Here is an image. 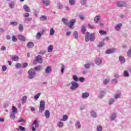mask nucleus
Listing matches in <instances>:
<instances>
[{
    "label": "nucleus",
    "mask_w": 131,
    "mask_h": 131,
    "mask_svg": "<svg viewBox=\"0 0 131 131\" xmlns=\"http://www.w3.org/2000/svg\"><path fill=\"white\" fill-rule=\"evenodd\" d=\"M102 63V59H97L96 63L97 65H100Z\"/></svg>",
    "instance_id": "nucleus-34"
},
{
    "label": "nucleus",
    "mask_w": 131,
    "mask_h": 131,
    "mask_svg": "<svg viewBox=\"0 0 131 131\" xmlns=\"http://www.w3.org/2000/svg\"><path fill=\"white\" fill-rule=\"evenodd\" d=\"M73 79H74V80H75V81H78V78L77 77V76H76V75H74L73 76Z\"/></svg>",
    "instance_id": "nucleus-44"
},
{
    "label": "nucleus",
    "mask_w": 131,
    "mask_h": 131,
    "mask_svg": "<svg viewBox=\"0 0 131 131\" xmlns=\"http://www.w3.org/2000/svg\"><path fill=\"white\" fill-rule=\"evenodd\" d=\"M51 71H52V68H51L50 66L47 67L45 70L46 73H47V74H49V73H50Z\"/></svg>",
    "instance_id": "nucleus-15"
},
{
    "label": "nucleus",
    "mask_w": 131,
    "mask_h": 131,
    "mask_svg": "<svg viewBox=\"0 0 131 131\" xmlns=\"http://www.w3.org/2000/svg\"><path fill=\"white\" fill-rule=\"evenodd\" d=\"M12 41H17L18 39H17V38L15 36H13L12 38Z\"/></svg>",
    "instance_id": "nucleus-50"
},
{
    "label": "nucleus",
    "mask_w": 131,
    "mask_h": 131,
    "mask_svg": "<svg viewBox=\"0 0 131 131\" xmlns=\"http://www.w3.org/2000/svg\"><path fill=\"white\" fill-rule=\"evenodd\" d=\"M40 37H41V34H40V33L38 32L36 35V39H40Z\"/></svg>",
    "instance_id": "nucleus-37"
},
{
    "label": "nucleus",
    "mask_w": 131,
    "mask_h": 131,
    "mask_svg": "<svg viewBox=\"0 0 131 131\" xmlns=\"http://www.w3.org/2000/svg\"><path fill=\"white\" fill-rule=\"evenodd\" d=\"M75 126L77 127V128H80L81 127V125H80V122L79 121H77Z\"/></svg>",
    "instance_id": "nucleus-27"
},
{
    "label": "nucleus",
    "mask_w": 131,
    "mask_h": 131,
    "mask_svg": "<svg viewBox=\"0 0 131 131\" xmlns=\"http://www.w3.org/2000/svg\"><path fill=\"white\" fill-rule=\"evenodd\" d=\"M41 68H42V65L38 66L37 67H35L34 68V70H36V71H39L41 70Z\"/></svg>",
    "instance_id": "nucleus-19"
},
{
    "label": "nucleus",
    "mask_w": 131,
    "mask_h": 131,
    "mask_svg": "<svg viewBox=\"0 0 131 131\" xmlns=\"http://www.w3.org/2000/svg\"><path fill=\"white\" fill-rule=\"evenodd\" d=\"M46 105V102L45 101H40V107L39 108V112L41 113L43 111H45V106Z\"/></svg>",
    "instance_id": "nucleus-4"
},
{
    "label": "nucleus",
    "mask_w": 131,
    "mask_h": 131,
    "mask_svg": "<svg viewBox=\"0 0 131 131\" xmlns=\"http://www.w3.org/2000/svg\"><path fill=\"white\" fill-rule=\"evenodd\" d=\"M11 59L13 61H18L19 60V57L17 56V55H14L12 56Z\"/></svg>",
    "instance_id": "nucleus-21"
},
{
    "label": "nucleus",
    "mask_w": 131,
    "mask_h": 131,
    "mask_svg": "<svg viewBox=\"0 0 131 131\" xmlns=\"http://www.w3.org/2000/svg\"><path fill=\"white\" fill-rule=\"evenodd\" d=\"M45 117L46 118H50L51 115L50 114V111L49 110H46L45 112Z\"/></svg>",
    "instance_id": "nucleus-14"
},
{
    "label": "nucleus",
    "mask_w": 131,
    "mask_h": 131,
    "mask_svg": "<svg viewBox=\"0 0 131 131\" xmlns=\"http://www.w3.org/2000/svg\"><path fill=\"white\" fill-rule=\"evenodd\" d=\"M115 48L108 49L105 51V54H113V53H115Z\"/></svg>",
    "instance_id": "nucleus-9"
},
{
    "label": "nucleus",
    "mask_w": 131,
    "mask_h": 131,
    "mask_svg": "<svg viewBox=\"0 0 131 131\" xmlns=\"http://www.w3.org/2000/svg\"><path fill=\"white\" fill-rule=\"evenodd\" d=\"M62 23L65 24V25H67V26L69 25V23H68V19L63 18L62 19Z\"/></svg>",
    "instance_id": "nucleus-20"
},
{
    "label": "nucleus",
    "mask_w": 131,
    "mask_h": 131,
    "mask_svg": "<svg viewBox=\"0 0 131 131\" xmlns=\"http://www.w3.org/2000/svg\"><path fill=\"white\" fill-rule=\"evenodd\" d=\"M12 113L16 114L17 113V108L15 106H12Z\"/></svg>",
    "instance_id": "nucleus-31"
},
{
    "label": "nucleus",
    "mask_w": 131,
    "mask_h": 131,
    "mask_svg": "<svg viewBox=\"0 0 131 131\" xmlns=\"http://www.w3.org/2000/svg\"><path fill=\"white\" fill-rule=\"evenodd\" d=\"M29 16H30V14L28 13H25L24 15V17H25V18H27L29 17Z\"/></svg>",
    "instance_id": "nucleus-53"
},
{
    "label": "nucleus",
    "mask_w": 131,
    "mask_h": 131,
    "mask_svg": "<svg viewBox=\"0 0 131 131\" xmlns=\"http://www.w3.org/2000/svg\"><path fill=\"white\" fill-rule=\"evenodd\" d=\"M18 30H19V31H20V32H22L23 30H24V28L23 27V25H22L21 24H19L18 26Z\"/></svg>",
    "instance_id": "nucleus-22"
},
{
    "label": "nucleus",
    "mask_w": 131,
    "mask_h": 131,
    "mask_svg": "<svg viewBox=\"0 0 131 131\" xmlns=\"http://www.w3.org/2000/svg\"><path fill=\"white\" fill-rule=\"evenodd\" d=\"M89 27L93 29L95 28V26H94V25L89 24Z\"/></svg>",
    "instance_id": "nucleus-58"
},
{
    "label": "nucleus",
    "mask_w": 131,
    "mask_h": 131,
    "mask_svg": "<svg viewBox=\"0 0 131 131\" xmlns=\"http://www.w3.org/2000/svg\"><path fill=\"white\" fill-rule=\"evenodd\" d=\"M40 20L41 21H46V20H47V16L45 15H42L40 18Z\"/></svg>",
    "instance_id": "nucleus-30"
},
{
    "label": "nucleus",
    "mask_w": 131,
    "mask_h": 131,
    "mask_svg": "<svg viewBox=\"0 0 131 131\" xmlns=\"http://www.w3.org/2000/svg\"><path fill=\"white\" fill-rule=\"evenodd\" d=\"M69 3L70 5H71L72 6H73L75 5V0H69Z\"/></svg>",
    "instance_id": "nucleus-35"
},
{
    "label": "nucleus",
    "mask_w": 131,
    "mask_h": 131,
    "mask_svg": "<svg viewBox=\"0 0 131 131\" xmlns=\"http://www.w3.org/2000/svg\"><path fill=\"white\" fill-rule=\"evenodd\" d=\"M79 17L80 18V19H81V20H84V17H83V16L81 15H79Z\"/></svg>",
    "instance_id": "nucleus-63"
},
{
    "label": "nucleus",
    "mask_w": 131,
    "mask_h": 131,
    "mask_svg": "<svg viewBox=\"0 0 131 131\" xmlns=\"http://www.w3.org/2000/svg\"><path fill=\"white\" fill-rule=\"evenodd\" d=\"M85 31H86V28H85V27H83L81 29V32L82 33H85Z\"/></svg>",
    "instance_id": "nucleus-45"
},
{
    "label": "nucleus",
    "mask_w": 131,
    "mask_h": 131,
    "mask_svg": "<svg viewBox=\"0 0 131 131\" xmlns=\"http://www.w3.org/2000/svg\"><path fill=\"white\" fill-rule=\"evenodd\" d=\"M57 126L59 127H63V126H64V123L62 122H58L57 123Z\"/></svg>",
    "instance_id": "nucleus-26"
},
{
    "label": "nucleus",
    "mask_w": 131,
    "mask_h": 131,
    "mask_svg": "<svg viewBox=\"0 0 131 131\" xmlns=\"http://www.w3.org/2000/svg\"><path fill=\"white\" fill-rule=\"evenodd\" d=\"M26 101H27V97L24 96L23 98L21 99V101L23 104H24V103L26 102Z\"/></svg>",
    "instance_id": "nucleus-28"
},
{
    "label": "nucleus",
    "mask_w": 131,
    "mask_h": 131,
    "mask_svg": "<svg viewBox=\"0 0 131 131\" xmlns=\"http://www.w3.org/2000/svg\"><path fill=\"white\" fill-rule=\"evenodd\" d=\"M23 9L26 12H31L30 8H29V7H28L27 5H24Z\"/></svg>",
    "instance_id": "nucleus-11"
},
{
    "label": "nucleus",
    "mask_w": 131,
    "mask_h": 131,
    "mask_svg": "<svg viewBox=\"0 0 131 131\" xmlns=\"http://www.w3.org/2000/svg\"><path fill=\"white\" fill-rule=\"evenodd\" d=\"M27 66H28V64L27 63L25 62V63H24L23 64V68H26V67H27Z\"/></svg>",
    "instance_id": "nucleus-60"
},
{
    "label": "nucleus",
    "mask_w": 131,
    "mask_h": 131,
    "mask_svg": "<svg viewBox=\"0 0 131 131\" xmlns=\"http://www.w3.org/2000/svg\"><path fill=\"white\" fill-rule=\"evenodd\" d=\"M40 95H41L40 93H38L37 94L35 95V96H34L35 100H37L38 99V98H39V97L40 96Z\"/></svg>",
    "instance_id": "nucleus-36"
},
{
    "label": "nucleus",
    "mask_w": 131,
    "mask_h": 131,
    "mask_svg": "<svg viewBox=\"0 0 131 131\" xmlns=\"http://www.w3.org/2000/svg\"><path fill=\"white\" fill-rule=\"evenodd\" d=\"M119 60H120L121 64H123V63H125V58H124V57H123V56H120L119 57Z\"/></svg>",
    "instance_id": "nucleus-16"
},
{
    "label": "nucleus",
    "mask_w": 131,
    "mask_h": 131,
    "mask_svg": "<svg viewBox=\"0 0 131 131\" xmlns=\"http://www.w3.org/2000/svg\"><path fill=\"white\" fill-rule=\"evenodd\" d=\"M6 47L3 46L1 47V51H6Z\"/></svg>",
    "instance_id": "nucleus-64"
},
{
    "label": "nucleus",
    "mask_w": 131,
    "mask_h": 131,
    "mask_svg": "<svg viewBox=\"0 0 131 131\" xmlns=\"http://www.w3.org/2000/svg\"><path fill=\"white\" fill-rule=\"evenodd\" d=\"M102 128L101 125H99L97 127V131H102Z\"/></svg>",
    "instance_id": "nucleus-48"
},
{
    "label": "nucleus",
    "mask_w": 131,
    "mask_h": 131,
    "mask_svg": "<svg viewBox=\"0 0 131 131\" xmlns=\"http://www.w3.org/2000/svg\"><path fill=\"white\" fill-rule=\"evenodd\" d=\"M80 4L82 5H85L86 3V0H80Z\"/></svg>",
    "instance_id": "nucleus-49"
},
{
    "label": "nucleus",
    "mask_w": 131,
    "mask_h": 131,
    "mask_svg": "<svg viewBox=\"0 0 131 131\" xmlns=\"http://www.w3.org/2000/svg\"><path fill=\"white\" fill-rule=\"evenodd\" d=\"M68 119V116L67 115H63L62 119H61V121H66Z\"/></svg>",
    "instance_id": "nucleus-25"
},
{
    "label": "nucleus",
    "mask_w": 131,
    "mask_h": 131,
    "mask_svg": "<svg viewBox=\"0 0 131 131\" xmlns=\"http://www.w3.org/2000/svg\"><path fill=\"white\" fill-rule=\"evenodd\" d=\"M38 127V122L36 120H35L32 124V130L35 131L36 129Z\"/></svg>",
    "instance_id": "nucleus-3"
},
{
    "label": "nucleus",
    "mask_w": 131,
    "mask_h": 131,
    "mask_svg": "<svg viewBox=\"0 0 131 131\" xmlns=\"http://www.w3.org/2000/svg\"><path fill=\"white\" fill-rule=\"evenodd\" d=\"M42 3L46 7H49V6H50V4H51L50 0H42Z\"/></svg>",
    "instance_id": "nucleus-8"
},
{
    "label": "nucleus",
    "mask_w": 131,
    "mask_h": 131,
    "mask_svg": "<svg viewBox=\"0 0 131 131\" xmlns=\"http://www.w3.org/2000/svg\"><path fill=\"white\" fill-rule=\"evenodd\" d=\"M15 67L16 68H17V69H20V68L22 67V64L20 63H16Z\"/></svg>",
    "instance_id": "nucleus-32"
},
{
    "label": "nucleus",
    "mask_w": 131,
    "mask_h": 131,
    "mask_svg": "<svg viewBox=\"0 0 131 131\" xmlns=\"http://www.w3.org/2000/svg\"><path fill=\"white\" fill-rule=\"evenodd\" d=\"M114 103V100L111 99L110 100V105H112Z\"/></svg>",
    "instance_id": "nucleus-61"
},
{
    "label": "nucleus",
    "mask_w": 131,
    "mask_h": 131,
    "mask_svg": "<svg viewBox=\"0 0 131 131\" xmlns=\"http://www.w3.org/2000/svg\"><path fill=\"white\" fill-rule=\"evenodd\" d=\"M37 62L39 63V64H42V58H41V56L40 55H38L36 59L34 60L33 64L34 65H36L37 64Z\"/></svg>",
    "instance_id": "nucleus-2"
},
{
    "label": "nucleus",
    "mask_w": 131,
    "mask_h": 131,
    "mask_svg": "<svg viewBox=\"0 0 131 131\" xmlns=\"http://www.w3.org/2000/svg\"><path fill=\"white\" fill-rule=\"evenodd\" d=\"M126 4L123 1H119L117 3V6L119 7H125Z\"/></svg>",
    "instance_id": "nucleus-7"
},
{
    "label": "nucleus",
    "mask_w": 131,
    "mask_h": 131,
    "mask_svg": "<svg viewBox=\"0 0 131 131\" xmlns=\"http://www.w3.org/2000/svg\"><path fill=\"white\" fill-rule=\"evenodd\" d=\"M121 27H122V25L121 24H118L115 27V29L117 30V31H119L120 29H121Z\"/></svg>",
    "instance_id": "nucleus-10"
},
{
    "label": "nucleus",
    "mask_w": 131,
    "mask_h": 131,
    "mask_svg": "<svg viewBox=\"0 0 131 131\" xmlns=\"http://www.w3.org/2000/svg\"><path fill=\"white\" fill-rule=\"evenodd\" d=\"M18 127L21 130H25V128L22 126H19Z\"/></svg>",
    "instance_id": "nucleus-59"
},
{
    "label": "nucleus",
    "mask_w": 131,
    "mask_h": 131,
    "mask_svg": "<svg viewBox=\"0 0 131 131\" xmlns=\"http://www.w3.org/2000/svg\"><path fill=\"white\" fill-rule=\"evenodd\" d=\"M116 118V114H113L112 116L111 117V119L112 120H114Z\"/></svg>",
    "instance_id": "nucleus-39"
},
{
    "label": "nucleus",
    "mask_w": 131,
    "mask_h": 131,
    "mask_svg": "<svg viewBox=\"0 0 131 131\" xmlns=\"http://www.w3.org/2000/svg\"><path fill=\"white\" fill-rule=\"evenodd\" d=\"M89 96H90V94L88 92L82 93V97L83 98V99H86V98H88Z\"/></svg>",
    "instance_id": "nucleus-13"
},
{
    "label": "nucleus",
    "mask_w": 131,
    "mask_h": 131,
    "mask_svg": "<svg viewBox=\"0 0 131 131\" xmlns=\"http://www.w3.org/2000/svg\"><path fill=\"white\" fill-rule=\"evenodd\" d=\"M74 36L75 38H78V33H77V32L75 31L74 33Z\"/></svg>",
    "instance_id": "nucleus-46"
},
{
    "label": "nucleus",
    "mask_w": 131,
    "mask_h": 131,
    "mask_svg": "<svg viewBox=\"0 0 131 131\" xmlns=\"http://www.w3.org/2000/svg\"><path fill=\"white\" fill-rule=\"evenodd\" d=\"M2 70H3V71H6V70H7V66H3L2 67Z\"/></svg>",
    "instance_id": "nucleus-57"
},
{
    "label": "nucleus",
    "mask_w": 131,
    "mask_h": 131,
    "mask_svg": "<svg viewBox=\"0 0 131 131\" xmlns=\"http://www.w3.org/2000/svg\"><path fill=\"white\" fill-rule=\"evenodd\" d=\"M100 34H101V35H106L107 34V33L106 31H104L103 30H100L99 31Z\"/></svg>",
    "instance_id": "nucleus-33"
},
{
    "label": "nucleus",
    "mask_w": 131,
    "mask_h": 131,
    "mask_svg": "<svg viewBox=\"0 0 131 131\" xmlns=\"http://www.w3.org/2000/svg\"><path fill=\"white\" fill-rule=\"evenodd\" d=\"M100 18H101V16H96L94 18V21L95 22V23H98L99 22V20H100Z\"/></svg>",
    "instance_id": "nucleus-23"
},
{
    "label": "nucleus",
    "mask_w": 131,
    "mask_h": 131,
    "mask_svg": "<svg viewBox=\"0 0 131 131\" xmlns=\"http://www.w3.org/2000/svg\"><path fill=\"white\" fill-rule=\"evenodd\" d=\"M127 55L128 58L131 57V50H129L127 52Z\"/></svg>",
    "instance_id": "nucleus-47"
},
{
    "label": "nucleus",
    "mask_w": 131,
    "mask_h": 131,
    "mask_svg": "<svg viewBox=\"0 0 131 131\" xmlns=\"http://www.w3.org/2000/svg\"><path fill=\"white\" fill-rule=\"evenodd\" d=\"M54 33H55V30L53 28H52L50 30V35H54Z\"/></svg>",
    "instance_id": "nucleus-40"
},
{
    "label": "nucleus",
    "mask_w": 131,
    "mask_h": 131,
    "mask_svg": "<svg viewBox=\"0 0 131 131\" xmlns=\"http://www.w3.org/2000/svg\"><path fill=\"white\" fill-rule=\"evenodd\" d=\"M18 39L21 41H25L26 40V38L23 35H18Z\"/></svg>",
    "instance_id": "nucleus-12"
},
{
    "label": "nucleus",
    "mask_w": 131,
    "mask_h": 131,
    "mask_svg": "<svg viewBox=\"0 0 131 131\" xmlns=\"http://www.w3.org/2000/svg\"><path fill=\"white\" fill-rule=\"evenodd\" d=\"M64 65H62L61 69V73L62 74L64 73Z\"/></svg>",
    "instance_id": "nucleus-54"
},
{
    "label": "nucleus",
    "mask_w": 131,
    "mask_h": 131,
    "mask_svg": "<svg viewBox=\"0 0 131 131\" xmlns=\"http://www.w3.org/2000/svg\"><path fill=\"white\" fill-rule=\"evenodd\" d=\"M84 66L85 68H86V69H90V68H91V64H90V63H86L84 64Z\"/></svg>",
    "instance_id": "nucleus-38"
},
{
    "label": "nucleus",
    "mask_w": 131,
    "mask_h": 131,
    "mask_svg": "<svg viewBox=\"0 0 131 131\" xmlns=\"http://www.w3.org/2000/svg\"><path fill=\"white\" fill-rule=\"evenodd\" d=\"M118 81L117 80V79H114L112 80V83H117V82H118Z\"/></svg>",
    "instance_id": "nucleus-55"
},
{
    "label": "nucleus",
    "mask_w": 131,
    "mask_h": 131,
    "mask_svg": "<svg viewBox=\"0 0 131 131\" xmlns=\"http://www.w3.org/2000/svg\"><path fill=\"white\" fill-rule=\"evenodd\" d=\"M28 78L30 79H32V78H34L35 77V75H36V73H35V70L34 69H31L28 71Z\"/></svg>",
    "instance_id": "nucleus-1"
},
{
    "label": "nucleus",
    "mask_w": 131,
    "mask_h": 131,
    "mask_svg": "<svg viewBox=\"0 0 131 131\" xmlns=\"http://www.w3.org/2000/svg\"><path fill=\"white\" fill-rule=\"evenodd\" d=\"M90 40H91V41L95 40V33H92L90 35Z\"/></svg>",
    "instance_id": "nucleus-24"
},
{
    "label": "nucleus",
    "mask_w": 131,
    "mask_h": 131,
    "mask_svg": "<svg viewBox=\"0 0 131 131\" xmlns=\"http://www.w3.org/2000/svg\"><path fill=\"white\" fill-rule=\"evenodd\" d=\"M91 115L93 117H94V118L97 117V114L94 111L91 112Z\"/></svg>",
    "instance_id": "nucleus-43"
},
{
    "label": "nucleus",
    "mask_w": 131,
    "mask_h": 131,
    "mask_svg": "<svg viewBox=\"0 0 131 131\" xmlns=\"http://www.w3.org/2000/svg\"><path fill=\"white\" fill-rule=\"evenodd\" d=\"M53 49H54V47L52 45L49 46L48 48V53H52V52H53Z\"/></svg>",
    "instance_id": "nucleus-17"
},
{
    "label": "nucleus",
    "mask_w": 131,
    "mask_h": 131,
    "mask_svg": "<svg viewBox=\"0 0 131 131\" xmlns=\"http://www.w3.org/2000/svg\"><path fill=\"white\" fill-rule=\"evenodd\" d=\"M11 118H12V119H15L16 116H15V114L13 113L10 115Z\"/></svg>",
    "instance_id": "nucleus-51"
},
{
    "label": "nucleus",
    "mask_w": 131,
    "mask_h": 131,
    "mask_svg": "<svg viewBox=\"0 0 131 131\" xmlns=\"http://www.w3.org/2000/svg\"><path fill=\"white\" fill-rule=\"evenodd\" d=\"M110 80L108 79H105L104 81H103L104 84H108L109 83Z\"/></svg>",
    "instance_id": "nucleus-41"
},
{
    "label": "nucleus",
    "mask_w": 131,
    "mask_h": 131,
    "mask_svg": "<svg viewBox=\"0 0 131 131\" xmlns=\"http://www.w3.org/2000/svg\"><path fill=\"white\" fill-rule=\"evenodd\" d=\"M79 81H81V82H83L84 81V78L83 77H80L79 79Z\"/></svg>",
    "instance_id": "nucleus-56"
},
{
    "label": "nucleus",
    "mask_w": 131,
    "mask_h": 131,
    "mask_svg": "<svg viewBox=\"0 0 131 131\" xmlns=\"http://www.w3.org/2000/svg\"><path fill=\"white\" fill-rule=\"evenodd\" d=\"M123 74L125 77H128V76H129V74L128 73V72H127V71H124Z\"/></svg>",
    "instance_id": "nucleus-29"
},
{
    "label": "nucleus",
    "mask_w": 131,
    "mask_h": 131,
    "mask_svg": "<svg viewBox=\"0 0 131 131\" xmlns=\"http://www.w3.org/2000/svg\"><path fill=\"white\" fill-rule=\"evenodd\" d=\"M10 24L11 25H13V26H17V25H18V23L16 21H11Z\"/></svg>",
    "instance_id": "nucleus-42"
},
{
    "label": "nucleus",
    "mask_w": 131,
    "mask_h": 131,
    "mask_svg": "<svg viewBox=\"0 0 131 131\" xmlns=\"http://www.w3.org/2000/svg\"><path fill=\"white\" fill-rule=\"evenodd\" d=\"M28 48H33L34 47V43L32 42H29L27 43V45Z\"/></svg>",
    "instance_id": "nucleus-18"
},
{
    "label": "nucleus",
    "mask_w": 131,
    "mask_h": 131,
    "mask_svg": "<svg viewBox=\"0 0 131 131\" xmlns=\"http://www.w3.org/2000/svg\"><path fill=\"white\" fill-rule=\"evenodd\" d=\"M76 22V20L75 19H71L69 23V28L72 29V27H73V25H74V23Z\"/></svg>",
    "instance_id": "nucleus-6"
},
{
    "label": "nucleus",
    "mask_w": 131,
    "mask_h": 131,
    "mask_svg": "<svg viewBox=\"0 0 131 131\" xmlns=\"http://www.w3.org/2000/svg\"><path fill=\"white\" fill-rule=\"evenodd\" d=\"M120 94H117L115 95V99H118L120 98Z\"/></svg>",
    "instance_id": "nucleus-52"
},
{
    "label": "nucleus",
    "mask_w": 131,
    "mask_h": 131,
    "mask_svg": "<svg viewBox=\"0 0 131 131\" xmlns=\"http://www.w3.org/2000/svg\"><path fill=\"white\" fill-rule=\"evenodd\" d=\"M71 83L72 86L70 88L71 90H76V89H77V88L79 86L78 83H77L76 82H72Z\"/></svg>",
    "instance_id": "nucleus-5"
},
{
    "label": "nucleus",
    "mask_w": 131,
    "mask_h": 131,
    "mask_svg": "<svg viewBox=\"0 0 131 131\" xmlns=\"http://www.w3.org/2000/svg\"><path fill=\"white\" fill-rule=\"evenodd\" d=\"M59 9H62L63 8V6L62 5H61L60 4H58L57 5Z\"/></svg>",
    "instance_id": "nucleus-62"
}]
</instances>
